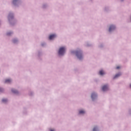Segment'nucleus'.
I'll list each match as a JSON object with an SVG mask.
<instances>
[{
	"label": "nucleus",
	"mask_w": 131,
	"mask_h": 131,
	"mask_svg": "<svg viewBox=\"0 0 131 131\" xmlns=\"http://www.w3.org/2000/svg\"><path fill=\"white\" fill-rule=\"evenodd\" d=\"M11 34H12V33H7V35H8V36H10Z\"/></svg>",
	"instance_id": "15"
},
{
	"label": "nucleus",
	"mask_w": 131,
	"mask_h": 131,
	"mask_svg": "<svg viewBox=\"0 0 131 131\" xmlns=\"http://www.w3.org/2000/svg\"><path fill=\"white\" fill-rule=\"evenodd\" d=\"M97 128L96 127H94V128H93V131H97Z\"/></svg>",
	"instance_id": "13"
},
{
	"label": "nucleus",
	"mask_w": 131,
	"mask_h": 131,
	"mask_svg": "<svg viewBox=\"0 0 131 131\" xmlns=\"http://www.w3.org/2000/svg\"><path fill=\"white\" fill-rule=\"evenodd\" d=\"M76 55L79 59H81V58H82V54L81 51H77L76 52Z\"/></svg>",
	"instance_id": "2"
},
{
	"label": "nucleus",
	"mask_w": 131,
	"mask_h": 131,
	"mask_svg": "<svg viewBox=\"0 0 131 131\" xmlns=\"http://www.w3.org/2000/svg\"><path fill=\"white\" fill-rule=\"evenodd\" d=\"M11 15H9V19H10Z\"/></svg>",
	"instance_id": "18"
},
{
	"label": "nucleus",
	"mask_w": 131,
	"mask_h": 131,
	"mask_svg": "<svg viewBox=\"0 0 131 131\" xmlns=\"http://www.w3.org/2000/svg\"><path fill=\"white\" fill-rule=\"evenodd\" d=\"M116 69H120V67H117Z\"/></svg>",
	"instance_id": "17"
},
{
	"label": "nucleus",
	"mask_w": 131,
	"mask_h": 131,
	"mask_svg": "<svg viewBox=\"0 0 131 131\" xmlns=\"http://www.w3.org/2000/svg\"><path fill=\"white\" fill-rule=\"evenodd\" d=\"M55 37H56V36L55 34L50 35V36H49V39L50 40H52V39H54V38H55Z\"/></svg>",
	"instance_id": "6"
},
{
	"label": "nucleus",
	"mask_w": 131,
	"mask_h": 131,
	"mask_svg": "<svg viewBox=\"0 0 131 131\" xmlns=\"http://www.w3.org/2000/svg\"><path fill=\"white\" fill-rule=\"evenodd\" d=\"M11 82V80L10 79H6L5 81V83H10Z\"/></svg>",
	"instance_id": "7"
},
{
	"label": "nucleus",
	"mask_w": 131,
	"mask_h": 131,
	"mask_svg": "<svg viewBox=\"0 0 131 131\" xmlns=\"http://www.w3.org/2000/svg\"><path fill=\"white\" fill-rule=\"evenodd\" d=\"M66 51L65 47H61L58 51L59 55H63Z\"/></svg>",
	"instance_id": "1"
},
{
	"label": "nucleus",
	"mask_w": 131,
	"mask_h": 131,
	"mask_svg": "<svg viewBox=\"0 0 131 131\" xmlns=\"http://www.w3.org/2000/svg\"><path fill=\"white\" fill-rule=\"evenodd\" d=\"M99 74L101 75H104L105 73H104V71L101 70V71H100Z\"/></svg>",
	"instance_id": "8"
},
{
	"label": "nucleus",
	"mask_w": 131,
	"mask_h": 131,
	"mask_svg": "<svg viewBox=\"0 0 131 131\" xmlns=\"http://www.w3.org/2000/svg\"><path fill=\"white\" fill-rule=\"evenodd\" d=\"M12 92H13V93H18L17 90H15L14 89H12Z\"/></svg>",
	"instance_id": "10"
},
{
	"label": "nucleus",
	"mask_w": 131,
	"mask_h": 131,
	"mask_svg": "<svg viewBox=\"0 0 131 131\" xmlns=\"http://www.w3.org/2000/svg\"><path fill=\"white\" fill-rule=\"evenodd\" d=\"M2 101L3 102H7L8 101V100L6 99H2Z\"/></svg>",
	"instance_id": "12"
},
{
	"label": "nucleus",
	"mask_w": 131,
	"mask_h": 131,
	"mask_svg": "<svg viewBox=\"0 0 131 131\" xmlns=\"http://www.w3.org/2000/svg\"><path fill=\"white\" fill-rule=\"evenodd\" d=\"M17 40L14 39L13 40V43H16L17 42Z\"/></svg>",
	"instance_id": "14"
},
{
	"label": "nucleus",
	"mask_w": 131,
	"mask_h": 131,
	"mask_svg": "<svg viewBox=\"0 0 131 131\" xmlns=\"http://www.w3.org/2000/svg\"><path fill=\"white\" fill-rule=\"evenodd\" d=\"M0 90H1V89L0 88Z\"/></svg>",
	"instance_id": "21"
},
{
	"label": "nucleus",
	"mask_w": 131,
	"mask_h": 131,
	"mask_svg": "<svg viewBox=\"0 0 131 131\" xmlns=\"http://www.w3.org/2000/svg\"><path fill=\"white\" fill-rule=\"evenodd\" d=\"M130 88H131V84H130Z\"/></svg>",
	"instance_id": "20"
},
{
	"label": "nucleus",
	"mask_w": 131,
	"mask_h": 131,
	"mask_svg": "<svg viewBox=\"0 0 131 131\" xmlns=\"http://www.w3.org/2000/svg\"><path fill=\"white\" fill-rule=\"evenodd\" d=\"M121 74L119 73V74H117V75H116V76H115L114 77V79H115L116 78H118V77H119V76H121Z\"/></svg>",
	"instance_id": "9"
},
{
	"label": "nucleus",
	"mask_w": 131,
	"mask_h": 131,
	"mask_svg": "<svg viewBox=\"0 0 131 131\" xmlns=\"http://www.w3.org/2000/svg\"><path fill=\"white\" fill-rule=\"evenodd\" d=\"M51 131H55L53 129H51Z\"/></svg>",
	"instance_id": "19"
},
{
	"label": "nucleus",
	"mask_w": 131,
	"mask_h": 131,
	"mask_svg": "<svg viewBox=\"0 0 131 131\" xmlns=\"http://www.w3.org/2000/svg\"><path fill=\"white\" fill-rule=\"evenodd\" d=\"M102 89L103 91H106L108 89V86L107 85L103 86Z\"/></svg>",
	"instance_id": "5"
},
{
	"label": "nucleus",
	"mask_w": 131,
	"mask_h": 131,
	"mask_svg": "<svg viewBox=\"0 0 131 131\" xmlns=\"http://www.w3.org/2000/svg\"><path fill=\"white\" fill-rule=\"evenodd\" d=\"M17 1H18V0H13V4H15V3H16V2H17Z\"/></svg>",
	"instance_id": "16"
},
{
	"label": "nucleus",
	"mask_w": 131,
	"mask_h": 131,
	"mask_svg": "<svg viewBox=\"0 0 131 131\" xmlns=\"http://www.w3.org/2000/svg\"><path fill=\"white\" fill-rule=\"evenodd\" d=\"M85 111L81 110L79 111V114H84Z\"/></svg>",
	"instance_id": "11"
},
{
	"label": "nucleus",
	"mask_w": 131,
	"mask_h": 131,
	"mask_svg": "<svg viewBox=\"0 0 131 131\" xmlns=\"http://www.w3.org/2000/svg\"><path fill=\"white\" fill-rule=\"evenodd\" d=\"M115 26H111V27L109 28V32H111L112 31H113V30H115Z\"/></svg>",
	"instance_id": "4"
},
{
	"label": "nucleus",
	"mask_w": 131,
	"mask_h": 131,
	"mask_svg": "<svg viewBox=\"0 0 131 131\" xmlns=\"http://www.w3.org/2000/svg\"><path fill=\"white\" fill-rule=\"evenodd\" d=\"M97 95L96 94V93H92L91 95V97L92 99H95V98H96Z\"/></svg>",
	"instance_id": "3"
}]
</instances>
